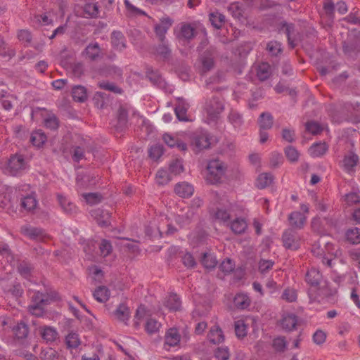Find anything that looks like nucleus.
Segmentation results:
<instances>
[{"instance_id": "obj_1", "label": "nucleus", "mask_w": 360, "mask_h": 360, "mask_svg": "<svg viewBox=\"0 0 360 360\" xmlns=\"http://www.w3.org/2000/svg\"><path fill=\"white\" fill-rule=\"evenodd\" d=\"M58 294L56 292L42 293L34 291L31 297V302L28 306V311L36 316H41L44 313V308L49 304L51 301L58 300Z\"/></svg>"}, {"instance_id": "obj_2", "label": "nucleus", "mask_w": 360, "mask_h": 360, "mask_svg": "<svg viewBox=\"0 0 360 360\" xmlns=\"http://www.w3.org/2000/svg\"><path fill=\"white\" fill-rule=\"evenodd\" d=\"M226 169V167L224 163L219 160L210 161L207 165V181L212 184L220 183L225 174Z\"/></svg>"}, {"instance_id": "obj_3", "label": "nucleus", "mask_w": 360, "mask_h": 360, "mask_svg": "<svg viewBox=\"0 0 360 360\" xmlns=\"http://www.w3.org/2000/svg\"><path fill=\"white\" fill-rule=\"evenodd\" d=\"M27 168L28 162L22 154L15 153L8 159L7 170L12 176L20 175Z\"/></svg>"}, {"instance_id": "obj_4", "label": "nucleus", "mask_w": 360, "mask_h": 360, "mask_svg": "<svg viewBox=\"0 0 360 360\" xmlns=\"http://www.w3.org/2000/svg\"><path fill=\"white\" fill-rule=\"evenodd\" d=\"M300 240L299 233L292 228L285 230L282 235L283 245L288 250H298L300 247Z\"/></svg>"}, {"instance_id": "obj_5", "label": "nucleus", "mask_w": 360, "mask_h": 360, "mask_svg": "<svg viewBox=\"0 0 360 360\" xmlns=\"http://www.w3.org/2000/svg\"><path fill=\"white\" fill-rule=\"evenodd\" d=\"M205 109L210 119L215 120L224 111V105L219 97L213 96L206 102Z\"/></svg>"}, {"instance_id": "obj_6", "label": "nucleus", "mask_w": 360, "mask_h": 360, "mask_svg": "<svg viewBox=\"0 0 360 360\" xmlns=\"http://www.w3.org/2000/svg\"><path fill=\"white\" fill-rule=\"evenodd\" d=\"M276 27L278 32H283L286 34L288 45L291 49H294L296 46V43L295 42V39L293 38V34L295 30V25L293 23L288 22L285 20H281L276 23Z\"/></svg>"}, {"instance_id": "obj_7", "label": "nucleus", "mask_w": 360, "mask_h": 360, "mask_svg": "<svg viewBox=\"0 0 360 360\" xmlns=\"http://www.w3.org/2000/svg\"><path fill=\"white\" fill-rule=\"evenodd\" d=\"M1 288L6 296L12 297L16 300L21 297L24 292L21 284L18 282L8 285L6 282L4 281L1 283Z\"/></svg>"}, {"instance_id": "obj_8", "label": "nucleus", "mask_w": 360, "mask_h": 360, "mask_svg": "<svg viewBox=\"0 0 360 360\" xmlns=\"http://www.w3.org/2000/svg\"><path fill=\"white\" fill-rule=\"evenodd\" d=\"M173 20L169 18H163L159 24L155 26V33L160 41L166 40L165 34L167 30L172 27Z\"/></svg>"}, {"instance_id": "obj_9", "label": "nucleus", "mask_w": 360, "mask_h": 360, "mask_svg": "<svg viewBox=\"0 0 360 360\" xmlns=\"http://www.w3.org/2000/svg\"><path fill=\"white\" fill-rule=\"evenodd\" d=\"M192 145L197 151L208 148L210 142L207 134L205 132H196L192 136Z\"/></svg>"}, {"instance_id": "obj_10", "label": "nucleus", "mask_w": 360, "mask_h": 360, "mask_svg": "<svg viewBox=\"0 0 360 360\" xmlns=\"http://www.w3.org/2000/svg\"><path fill=\"white\" fill-rule=\"evenodd\" d=\"M196 33L195 27L191 24L183 22L180 25L179 32L176 37L180 40L189 41L195 37Z\"/></svg>"}, {"instance_id": "obj_11", "label": "nucleus", "mask_w": 360, "mask_h": 360, "mask_svg": "<svg viewBox=\"0 0 360 360\" xmlns=\"http://www.w3.org/2000/svg\"><path fill=\"white\" fill-rule=\"evenodd\" d=\"M83 54L91 61H96L103 58L101 49L97 42L89 44L84 50Z\"/></svg>"}, {"instance_id": "obj_12", "label": "nucleus", "mask_w": 360, "mask_h": 360, "mask_svg": "<svg viewBox=\"0 0 360 360\" xmlns=\"http://www.w3.org/2000/svg\"><path fill=\"white\" fill-rule=\"evenodd\" d=\"M297 323V316L292 313L283 314L281 320V326L286 332H290L295 330Z\"/></svg>"}, {"instance_id": "obj_13", "label": "nucleus", "mask_w": 360, "mask_h": 360, "mask_svg": "<svg viewBox=\"0 0 360 360\" xmlns=\"http://www.w3.org/2000/svg\"><path fill=\"white\" fill-rule=\"evenodd\" d=\"M305 281L311 287L316 288L320 285L322 281V275L318 269L311 268L307 271L305 276Z\"/></svg>"}, {"instance_id": "obj_14", "label": "nucleus", "mask_w": 360, "mask_h": 360, "mask_svg": "<svg viewBox=\"0 0 360 360\" xmlns=\"http://www.w3.org/2000/svg\"><path fill=\"white\" fill-rule=\"evenodd\" d=\"M21 233L32 240H41L44 236L43 229L31 226L21 227Z\"/></svg>"}, {"instance_id": "obj_15", "label": "nucleus", "mask_w": 360, "mask_h": 360, "mask_svg": "<svg viewBox=\"0 0 360 360\" xmlns=\"http://www.w3.org/2000/svg\"><path fill=\"white\" fill-rule=\"evenodd\" d=\"M58 202L65 213L67 214H74L77 212V207L76 205L70 202L66 197L61 194H58Z\"/></svg>"}, {"instance_id": "obj_16", "label": "nucleus", "mask_w": 360, "mask_h": 360, "mask_svg": "<svg viewBox=\"0 0 360 360\" xmlns=\"http://www.w3.org/2000/svg\"><path fill=\"white\" fill-rule=\"evenodd\" d=\"M174 191L180 197L186 198L193 194L194 188L191 184L186 182H181L175 186Z\"/></svg>"}, {"instance_id": "obj_17", "label": "nucleus", "mask_w": 360, "mask_h": 360, "mask_svg": "<svg viewBox=\"0 0 360 360\" xmlns=\"http://www.w3.org/2000/svg\"><path fill=\"white\" fill-rule=\"evenodd\" d=\"M111 43L112 46L118 51L126 48V38L120 31H113L111 34Z\"/></svg>"}, {"instance_id": "obj_18", "label": "nucleus", "mask_w": 360, "mask_h": 360, "mask_svg": "<svg viewBox=\"0 0 360 360\" xmlns=\"http://www.w3.org/2000/svg\"><path fill=\"white\" fill-rule=\"evenodd\" d=\"M328 150V146L325 142L314 143L309 148V153L313 158L322 157Z\"/></svg>"}, {"instance_id": "obj_19", "label": "nucleus", "mask_w": 360, "mask_h": 360, "mask_svg": "<svg viewBox=\"0 0 360 360\" xmlns=\"http://www.w3.org/2000/svg\"><path fill=\"white\" fill-rule=\"evenodd\" d=\"M288 220L293 229H301L306 222V217L300 212H293L290 214Z\"/></svg>"}, {"instance_id": "obj_20", "label": "nucleus", "mask_w": 360, "mask_h": 360, "mask_svg": "<svg viewBox=\"0 0 360 360\" xmlns=\"http://www.w3.org/2000/svg\"><path fill=\"white\" fill-rule=\"evenodd\" d=\"M234 306L239 309H245L250 307L251 300L248 294L244 292L237 293L233 298Z\"/></svg>"}, {"instance_id": "obj_21", "label": "nucleus", "mask_w": 360, "mask_h": 360, "mask_svg": "<svg viewBox=\"0 0 360 360\" xmlns=\"http://www.w3.org/2000/svg\"><path fill=\"white\" fill-rule=\"evenodd\" d=\"M162 139L170 148L176 147L181 151H186L187 150V146L185 143L169 134H164Z\"/></svg>"}, {"instance_id": "obj_22", "label": "nucleus", "mask_w": 360, "mask_h": 360, "mask_svg": "<svg viewBox=\"0 0 360 360\" xmlns=\"http://www.w3.org/2000/svg\"><path fill=\"white\" fill-rule=\"evenodd\" d=\"M181 340V335L175 328H169L165 334V342L169 347L176 346Z\"/></svg>"}, {"instance_id": "obj_23", "label": "nucleus", "mask_w": 360, "mask_h": 360, "mask_svg": "<svg viewBox=\"0 0 360 360\" xmlns=\"http://www.w3.org/2000/svg\"><path fill=\"white\" fill-rule=\"evenodd\" d=\"M160 44L155 47V54L163 60H168L172 56V50L166 40L160 41Z\"/></svg>"}, {"instance_id": "obj_24", "label": "nucleus", "mask_w": 360, "mask_h": 360, "mask_svg": "<svg viewBox=\"0 0 360 360\" xmlns=\"http://www.w3.org/2000/svg\"><path fill=\"white\" fill-rule=\"evenodd\" d=\"M93 296L98 302L105 303L109 300L110 292L107 287L101 285L95 289Z\"/></svg>"}, {"instance_id": "obj_25", "label": "nucleus", "mask_w": 360, "mask_h": 360, "mask_svg": "<svg viewBox=\"0 0 360 360\" xmlns=\"http://www.w3.org/2000/svg\"><path fill=\"white\" fill-rule=\"evenodd\" d=\"M65 345L68 349H77L82 343L78 333L70 331L65 336Z\"/></svg>"}, {"instance_id": "obj_26", "label": "nucleus", "mask_w": 360, "mask_h": 360, "mask_svg": "<svg viewBox=\"0 0 360 360\" xmlns=\"http://www.w3.org/2000/svg\"><path fill=\"white\" fill-rule=\"evenodd\" d=\"M97 223L102 227H107L110 225V214L105 210L98 209L94 211Z\"/></svg>"}, {"instance_id": "obj_27", "label": "nucleus", "mask_w": 360, "mask_h": 360, "mask_svg": "<svg viewBox=\"0 0 360 360\" xmlns=\"http://www.w3.org/2000/svg\"><path fill=\"white\" fill-rule=\"evenodd\" d=\"M274 123V117L271 113L268 112H262L258 119V124L260 129L267 130L272 127Z\"/></svg>"}, {"instance_id": "obj_28", "label": "nucleus", "mask_w": 360, "mask_h": 360, "mask_svg": "<svg viewBox=\"0 0 360 360\" xmlns=\"http://www.w3.org/2000/svg\"><path fill=\"white\" fill-rule=\"evenodd\" d=\"M228 121L236 129H239L243 124V115L236 110L231 109L228 115Z\"/></svg>"}, {"instance_id": "obj_29", "label": "nucleus", "mask_w": 360, "mask_h": 360, "mask_svg": "<svg viewBox=\"0 0 360 360\" xmlns=\"http://www.w3.org/2000/svg\"><path fill=\"white\" fill-rule=\"evenodd\" d=\"M165 306L170 311H179L181 307V301L176 294L172 293L167 297Z\"/></svg>"}, {"instance_id": "obj_30", "label": "nucleus", "mask_w": 360, "mask_h": 360, "mask_svg": "<svg viewBox=\"0 0 360 360\" xmlns=\"http://www.w3.org/2000/svg\"><path fill=\"white\" fill-rule=\"evenodd\" d=\"M46 140L47 137L45 133L41 129L36 130L31 134L30 142L36 147H41Z\"/></svg>"}, {"instance_id": "obj_31", "label": "nucleus", "mask_w": 360, "mask_h": 360, "mask_svg": "<svg viewBox=\"0 0 360 360\" xmlns=\"http://www.w3.org/2000/svg\"><path fill=\"white\" fill-rule=\"evenodd\" d=\"M208 338L213 344H219L224 341V336L219 326H214L211 328L208 334Z\"/></svg>"}, {"instance_id": "obj_32", "label": "nucleus", "mask_w": 360, "mask_h": 360, "mask_svg": "<svg viewBox=\"0 0 360 360\" xmlns=\"http://www.w3.org/2000/svg\"><path fill=\"white\" fill-rule=\"evenodd\" d=\"M146 77L155 86L161 87L164 85V79L159 72L157 70H153L151 67L147 68Z\"/></svg>"}, {"instance_id": "obj_33", "label": "nucleus", "mask_w": 360, "mask_h": 360, "mask_svg": "<svg viewBox=\"0 0 360 360\" xmlns=\"http://www.w3.org/2000/svg\"><path fill=\"white\" fill-rule=\"evenodd\" d=\"M231 231L237 235L245 233L248 228L246 221L243 218H236L230 224Z\"/></svg>"}, {"instance_id": "obj_34", "label": "nucleus", "mask_w": 360, "mask_h": 360, "mask_svg": "<svg viewBox=\"0 0 360 360\" xmlns=\"http://www.w3.org/2000/svg\"><path fill=\"white\" fill-rule=\"evenodd\" d=\"M200 262L205 269L209 270L214 269L218 263L216 257L209 252L202 254Z\"/></svg>"}, {"instance_id": "obj_35", "label": "nucleus", "mask_w": 360, "mask_h": 360, "mask_svg": "<svg viewBox=\"0 0 360 360\" xmlns=\"http://www.w3.org/2000/svg\"><path fill=\"white\" fill-rule=\"evenodd\" d=\"M114 315L119 321L125 322L130 316L129 308L124 304H120L114 311Z\"/></svg>"}, {"instance_id": "obj_36", "label": "nucleus", "mask_w": 360, "mask_h": 360, "mask_svg": "<svg viewBox=\"0 0 360 360\" xmlns=\"http://www.w3.org/2000/svg\"><path fill=\"white\" fill-rule=\"evenodd\" d=\"M271 75V66L267 63H262L257 68V77L264 82L269 78Z\"/></svg>"}, {"instance_id": "obj_37", "label": "nucleus", "mask_w": 360, "mask_h": 360, "mask_svg": "<svg viewBox=\"0 0 360 360\" xmlns=\"http://www.w3.org/2000/svg\"><path fill=\"white\" fill-rule=\"evenodd\" d=\"M72 96L75 101L84 102L87 99V92L82 85L75 86L72 89Z\"/></svg>"}, {"instance_id": "obj_38", "label": "nucleus", "mask_w": 360, "mask_h": 360, "mask_svg": "<svg viewBox=\"0 0 360 360\" xmlns=\"http://www.w3.org/2000/svg\"><path fill=\"white\" fill-rule=\"evenodd\" d=\"M359 161V157L354 153L346 155L343 160V167L347 172H351L354 170Z\"/></svg>"}, {"instance_id": "obj_39", "label": "nucleus", "mask_w": 360, "mask_h": 360, "mask_svg": "<svg viewBox=\"0 0 360 360\" xmlns=\"http://www.w3.org/2000/svg\"><path fill=\"white\" fill-rule=\"evenodd\" d=\"M274 176L270 173L260 174L256 181V186L259 189H263L270 186L273 182Z\"/></svg>"}, {"instance_id": "obj_40", "label": "nucleus", "mask_w": 360, "mask_h": 360, "mask_svg": "<svg viewBox=\"0 0 360 360\" xmlns=\"http://www.w3.org/2000/svg\"><path fill=\"white\" fill-rule=\"evenodd\" d=\"M41 338L46 342H53L58 337L57 330L50 326H45L40 330Z\"/></svg>"}, {"instance_id": "obj_41", "label": "nucleus", "mask_w": 360, "mask_h": 360, "mask_svg": "<svg viewBox=\"0 0 360 360\" xmlns=\"http://www.w3.org/2000/svg\"><path fill=\"white\" fill-rule=\"evenodd\" d=\"M99 72L101 75L108 77L111 75L121 76L122 70L113 65H105L100 68Z\"/></svg>"}, {"instance_id": "obj_42", "label": "nucleus", "mask_w": 360, "mask_h": 360, "mask_svg": "<svg viewBox=\"0 0 360 360\" xmlns=\"http://www.w3.org/2000/svg\"><path fill=\"white\" fill-rule=\"evenodd\" d=\"M128 122V112L127 110L123 108H120L117 115V124L116 126L118 130H123L126 127Z\"/></svg>"}, {"instance_id": "obj_43", "label": "nucleus", "mask_w": 360, "mask_h": 360, "mask_svg": "<svg viewBox=\"0 0 360 360\" xmlns=\"http://www.w3.org/2000/svg\"><path fill=\"white\" fill-rule=\"evenodd\" d=\"M347 240L352 244L360 243V229L354 227L349 229L347 231L346 233Z\"/></svg>"}, {"instance_id": "obj_44", "label": "nucleus", "mask_w": 360, "mask_h": 360, "mask_svg": "<svg viewBox=\"0 0 360 360\" xmlns=\"http://www.w3.org/2000/svg\"><path fill=\"white\" fill-rule=\"evenodd\" d=\"M15 53L14 50L8 47L4 38L0 35V56L11 58L15 56Z\"/></svg>"}, {"instance_id": "obj_45", "label": "nucleus", "mask_w": 360, "mask_h": 360, "mask_svg": "<svg viewBox=\"0 0 360 360\" xmlns=\"http://www.w3.org/2000/svg\"><path fill=\"white\" fill-rule=\"evenodd\" d=\"M13 332L18 339L25 338L29 333L28 326L24 322L18 323L13 328Z\"/></svg>"}, {"instance_id": "obj_46", "label": "nucleus", "mask_w": 360, "mask_h": 360, "mask_svg": "<svg viewBox=\"0 0 360 360\" xmlns=\"http://www.w3.org/2000/svg\"><path fill=\"white\" fill-rule=\"evenodd\" d=\"M44 126L51 130H56L59 127V120L53 113L49 114L44 120Z\"/></svg>"}, {"instance_id": "obj_47", "label": "nucleus", "mask_w": 360, "mask_h": 360, "mask_svg": "<svg viewBox=\"0 0 360 360\" xmlns=\"http://www.w3.org/2000/svg\"><path fill=\"white\" fill-rule=\"evenodd\" d=\"M17 269L23 278H29L30 277L32 266L30 263L22 261L18 264Z\"/></svg>"}, {"instance_id": "obj_48", "label": "nucleus", "mask_w": 360, "mask_h": 360, "mask_svg": "<svg viewBox=\"0 0 360 360\" xmlns=\"http://www.w3.org/2000/svg\"><path fill=\"white\" fill-rule=\"evenodd\" d=\"M210 20L214 27L219 29L225 22V16L219 12H214L210 14Z\"/></svg>"}, {"instance_id": "obj_49", "label": "nucleus", "mask_w": 360, "mask_h": 360, "mask_svg": "<svg viewBox=\"0 0 360 360\" xmlns=\"http://www.w3.org/2000/svg\"><path fill=\"white\" fill-rule=\"evenodd\" d=\"M345 201L348 206L360 203V192L352 191L345 195Z\"/></svg>"}, {"instance_id": "obj_50", "label": "nucleus", "mask_w": 360, "mask_h": 360, "mask_svg": "<svg viewBox=\"0 0 360 360\" xmlns=\"http://www.w3.org/2000/svg\"><path fill=\"white\" fill-rule=\"evenodd\" d=\"M37 204V201L32 195H27L21 200V206L27 211L34 210Z\"/></svg>"}, {"instance_id": "obj_51", "label": "nucleus", "mask_w": 360, "mask_h": 360, "mask_svg": "<svg viewBox=\"0 0 360 360\" xmlns=\"http://www.w3.org/2000/svg\"><path fill=\"white\" fill-rule=\"evenodd\" d=\"M164 153L163 146L161 144H155L148 150L149 157L153 160H157Z\"/></svg>"}, {"instance_id": "obj_52", "label": "nucleus", "mask_w": 360, "mask_h": 360, "mask_svg": "<svg viewBox=\"0 0 360 360\" xmlns=\"http://www.w3.org/2000/svg\"><path fill=\"white\" fill-rule=\"evenodd\" d=\"M107 94L103 92H96L93 97V102L94 105L98 108L102 109L105 107L106 103Z\"/></svg>"}, {"instance_id": "obj_53", "label": "nucleus", "mask_w": 360, "mask_h": 360, "mask_svg": "<svg viewBox=\"0 0 360 360\" xmlns=\"http://www.w3.org/2000/svg\"><path fill=\"white\" fill-rule=\"evenodd\" d=\"M84 12L87 18H96L98 15V6L96 4L88 3L84 6Z\"/></svg>"}, {"instance_id": "obj_54", "label": "nucleus", "mask_w": 360, "mask_h": 360, "mask_svg": "<svg viewBox=\"0 0 360 360\" xmlns=\"http://www.w3.org/2000/svg\"><path fill=\"white\" fill-rule=\"evenodd\" d=\"M266 50L273 56H277L282 52L281 44L277 41H271L266 45Z\"/></svg>"}, {"instance_id": "obj_55", "label": "nucleus", "mask_w": 360, "mask_h": 360, "mask_svg": "<svg viewBox=\"0 0 360 360\" xmlns=\"http://www.w3.org/2000/svg\"><path fill=\"white\" fill-rule=\"evenodd\" d=\"M197 215V212L194 210L188 207V211L178 217V221H182V222L185 224H189L191 221H193Z\"/></svg>"}, {"instance_id": "obj_56", "label": "nucleus", "mask_w": 360, "mask_h": 360, "mask_svg": "<svg viewBox=\"0 0 360 360\" xmlns=\"http://www.w3.org/2000/svg\"><path fill=\"white\" fill-rule=\"evenodd\" d=\"M82 197L89 205H96L101 202L102 195L98 193H83Z\"/></svg>"}, {"instance_id": "obj_57", "label": "nucleus", "mask_w": 360, "mask_h": 360, "mask_svg": "<svg viewBox=\"0 0 360 360\" xmlns=\"http://www.w3.org/2000/svg\"><path fill=\"white\" fill-rule=\"evenodd\" d=\"M285 154L290 162H296L298 161L300 153L295 147L292 146H287L285 148Z\"/></svg>"}, {"instance_id": "obj_58", "label": "nucleus", "mask_w": 360, "mask_h": 360, "mask_svg": "<svg viewBox=\"0 0 360 360\" xmlns=\"http://www.w3.org/2000/svg\"><path fill=\"white\" fill-rule=\"evenodd\" d=\"M235 333L238 338H243L247 335V327L244 321L238 320L234 323Z\"/></svg>"}, {"instance_id": "obj_59", "label": "nucleus", "mask_w": 360, "mask_h": 360, "mask_svg": "<svg viewBox=\"0 0 360 360\" xmlns=\"http://www.w3.org/2000/svg\"><path fill=\"white\" fill-rule=\"evenodd\" d=\"M124 3L126 6L128 15L132 16L146 15L144 11L132 5L129 0H124Z\"/></svg>"}, {"instance_id": "obj_60", "label": "nucleus", "mask_w": 360, "mask_h": 360, "mask_svg": "<svg viewBox=\"0 0 360 360\" xmlns=\"http://www.w3.org/2000/svg\"><path fill=\"white\" fill-rule=\"evenodd\" d=\"M40 358L41 360H57V352L52 348L48 347L41 350Z\"/></svg>"}, {"instance_id": "obj_61", "label": "nucleus", "mask_w": 360, "mask_h": 360, "mask_svg": "<svg viewBox=\"0 0 360 360\" xmlns=\"http://www.w3.org/2000/svg\"><path fill=\"white\" fill-rule=\"evenodd\" d=\"M169 169L175 175L180 174L184 171L183 160L181 159L173 160L169 165Z\"/></svg>"}, {"instance_id": "obj_62", "label": "nucleus", "mask_w": 360, "mask_h": 360, "mask_svg": "<svg viewBox=\"0 0 360 360\" xmlns=\"http://www.w3.org/2000/svg\"><path fill=\"white\" fill-rule=\"evenodd\" d=\"M160 323L153 319H149L146 323L145 329L149 334H153L158 331Z\"/></svg>"}, {"instance_id": "obj_63", "label": "nucleus", "mask_w": 360, "mask_h": 360, "mask_svg": "<svg viewBox=\"0 0 360 360\" xmlns=\"http://www.w3.org/2000/svg\"><path fill=\"white\" fill-rule=\"evenodd\" d=\"M288 342L285 337H278L273 340V347L277 352H284Z\"/></svg>"}, {"instance_id": "obj_64", "label": "nucleus", "mask_w": 360, "mask_h": 360, "mask_svg": "<svg viewBox=\"0 0 360 360\" xmlns=\"http://www.w3.org/2000/svg\"><path fill=\"white\" fill-rule=\"evenodd\" d=\"M345 20L352 24H360V10L354 8L353 11L345 18Z\"/></svg>"}]
</instances>
